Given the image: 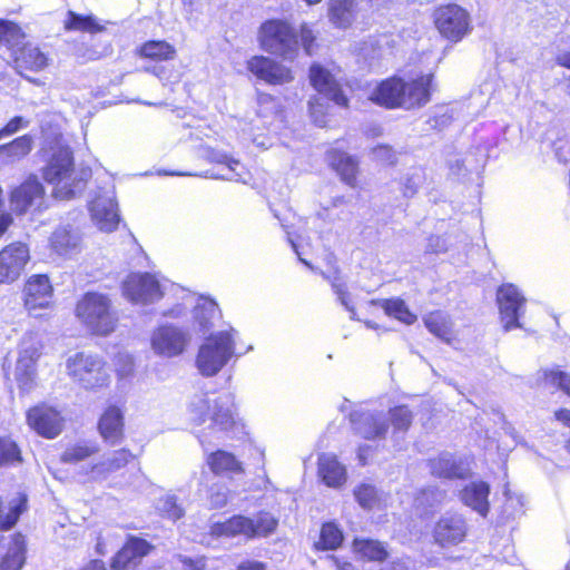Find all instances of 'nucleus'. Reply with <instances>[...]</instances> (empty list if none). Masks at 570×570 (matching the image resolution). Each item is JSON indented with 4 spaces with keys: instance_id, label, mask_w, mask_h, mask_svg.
<instances>
[{
    "instance_id": "1",
    "label": "nucleus",
    "mask_w": 570,
    "mask_h": 570,
    "mask_svg": "<svg viewBox=\"0 0 570 570\" xmlns=\"http://www.w3.org/2000/svg\"><path fill=\"white\" fill-rule=\"evenodd\" d=\"M43 179L53 186L52 195L60 200H69L80 195L91 177L87 167H76L73 155L69 147L52 148L42 169Z\"/></svg>"
},
{
    "instance_id": "2",
    "label": "nucleus",
    "mask_w": 570,
    "mask_h": 570,
    "mask_svg": "<svg viewBox=\"0 0 570 570\" xmlns=\"http://www.w3.org/2000/svg\"><path fill=\"white\" fill-rule=\"evenodd\" d=\"M76 317L92 335L108 336L118 326V313L111 298L102 293H86L76 305Z\"/></svg>"
},
{
    "instance_id": "3",
    "label": "nucleus",
    "mask_w": 570,
    "mask_h": 570,
    "mask_svg": "<svg viewBox=\"0 0 570 570\" xmlns=\"http://www.w3.org/2000/svg\"><path fill=\"white\" fill-rule=\"evenodd\" d=\"M235 355L234 330L210 334L199 346L196 367L206 377L215 376Z\"/></svg>"
},
{
    "instance_id": "4",
    "label": "nucleus",
    "mask_w": 570,
    "mask_h": 570,
    "mask_svg": "<svg viewBox=\"0 0 570 570\" xmlns=\"http://www.w3.org/2000/svg\"><path fill=\"white\" fill-rule=\"evenodd\" d=\"M188 414L193 423L202 425L210 421V426L219 431L228 430L234 424L228 395L196 394L189 403Z\"/></svg>"
},
{
    "instance_id": "5",
    "label": "nucleus",
    "mask_w": 570,
    "mask_h": 570,
    "mask_svg": "<svg viewBox=\"0 0 570 570\" xmlns=\"http://www.w3.org/2000/svg\"><path fill=\"white\" fill-rule=\"evenodd\" d=\"M66 366L72 380L87 390L102 387L110 379L107 363L96 354L77 353L67 360Z\"/></svg>"
},
{
    "instance_id": "6",
    "label": "nucleus",
    "mask_w": 570,
    "mask_h": 570,
    "mask_svg": "<svg viewBox=\"0 0 570 570\" xmlns=\"http://www.w3.org/2000/svg\"><path fill=\"white\" fill-rule=\"evenodd\" d=\"M261 47L284 59H293L298 50V40L293 27L285 20L265 21L258 31Z\"/></svg>"
},
{
    "instance_id": "7",
    "label": "nucleus",
    "mask_w": 570,
    "mask_h": 570,
    "mask_svg": "<svg viewBox=\"0 0 570 570\" xmlns=\"http://www.w3.org/2000/svg\"><path fill=\"white\" fill-rule=\"evenodd\" d=\"M433 21L441 37L452 43L460 42L472 31L470 13L455 3L436 8Z\"/></svg>"
},
{
    "instance_id": "8",
    "label": "nucleus",
    "mask_w": 570,
    "mask_h": 570,
    "mask_svg": "<svg viewBox=\"0 0 570 570\" xmlns=\"http://www.w3.org/2000/svg\"><path fill=\"white\" fill-rule=\"evenodd\" d=\"M122 294L135 304H149L161 298L163 289L154 275L135 273L124 281Z\"/></svg>"
},
{
    "instance_id": "9",
    "label": "nucleus",
    "mask_w": 570,
    "mask_h": 570,
    "mask_svg": "<svg viewBox=\"0 0 570 570\" xmlns=\"http://www.w3.org/2000/svg\"><path fill=\"white\" fill-rule=\"evenodd\" d=\"M190 342V335L177 326L163 325L156 328L150 337L155 354L165 357L180 355Z\"/></svg>"
},
{
    "instance_id": "10",
    "label": "nucleus",
    "mask_w": 570,
    "mask_h": 570,
    "mask_svg": "<svg viewBox=\"0 0 570 570\" xmlns=\"http://www.w3.org/2000/svg\"><path fill=\"white\" fill-rule=\"evenodd\" d=\"M500 317L503 328L511 331L521 327L519 317L523 314L525 298L513 284H503L497 293Z\"/></svg>"
},
{
    "instance_id": "11",
    "label": "nucleus",
    "mask_w": 570,
    "mask_h": 570,
    "mask_svg": "<svg viewBox=\"0 0 570 570\" xmlns=\"http://www.w3.org/2000/svg\"><path fill=\"white\" fill-rule=\"evenodd\" d=\"M45 203V188L36 176L29 177L10 195V206L13 212L23 214L30 209H40Z\"/></svg>"
},
{
    "instance_id": "12",
    "label": "nucleus",
    "mask_w": 570,
    "mask_h": 570,
    "mask_svg": "<svg viewBox=\"0 0 570 570\" xmlns=\"http://www.w3.org/2000/svg\"><path fill=\"white\" fill-rule=\"evenodd\" d=\"M94 224L106 233L114 232L119 224V214L112 190L98 194L89 205Z\"/></svg>"
},
{
    "instance_id": "13",
    "label": "nucleus",
    "mask_w": 570,
    "mask_h": 570,
    "mask_svg": "<svg viewBox=\"0 0 570 570\" xmlns=\"http://www.w3.org/2000/svg\"><path fill=\"white\" fill-rule=\"evenodd\" d=\"M27 422L31 429L47 439L56 438L63 428V419L60 413L46 404L31 407L27 412Z\"/></svg>"
},
{
    "instance_id": "14",
    "label": "nucleus",
    "mask_w": 570,
    "mask_h": 570,
    "mask_svg": "<svg viewBox=\"0 0 570 570\" xmlns=\"http://www.w3.org/2000/svg\"><path fill=\"white\" fill-rule=\"evenodd\" d=\"M29 258V249L22 243L10 244L0 250V284L18 279Z\"/></svg>"
},
{
    "instance_id": "15",
    "label": "nucleus",
    "mask_w": 570,
    "mask_h": 570,
    "mask_svg": "<svg viewBox=\"0 0 570 570\" xmlns=\"http://www.w3.org/2000/svg\"><path fill=\"white\" fill-rule=\"evenodd\" d=\"M24 306L38 316L39 309L52 306V286L46 275L31 276L24 285Z\"/></svg>"
},
{
    "instance_id": "16",
    "label": "nucleus",
    "mask_w": 570,
    "mask_h": 570,
    "mask_svg": "<svg viewBox=\"0 0 570 570\" xmlns=\"http://www.w3.org/2000/svg\"><path fill=\"white\" fill-rule=\"evenodd\" d=\"M40 356V351L35 343H22L14 368V380L19 389L27 393L32 390L36 381V362Z\"/></svg>"
},
{
    "instance_id": "17",
    "label": "nucleus",
    "mask_w": 570,
    "mask_h": 570,
    "mask_svg": "<svg viewBox=\"0 0 570 570\" xmlns=\"http://www.w3.org/2000/svg\"><path fill=\"white\" fill-rule=\"evenodd\" d=\"M247 67L258 79L269 85H284L294 79L291 69L268 57L255 56L248 60Z\"/></svg>"
},
{
    "instance_id": "18",
    "label": "nucleus",
    "mask_w": 570,
    "mask_h": 570,
    "mask_svg": "<svg viewBox=\"0 0 570 570\" xmlns=\"http://www.w3.org/2000/svg\"><path fill=\"white\" fill-rule=\"evenodd\" d=\"M432 75H423L414 79H402L401 108L411 110L421 108L430 101Z\"/></svg>"
},
{
    "instance_id": "19",
    "label": "nucleus",
    "mask_w": 570,
    "mask_h": 570,
    "mask_svg": "<svg viewBox=\"0 0 570 570\" xmlns=\"http://www.w3.org/2000/svg\"><path fill=\"white\" fill-rule=\"evenodd\" d=\"M355 433L366 440L385 438L389 431L387 416L384 412H364L351 415Z\"/></svg>"
},
{
    "instance_id": "20",
    "label": "nucleus",
    "mask_w": 570,
    "mask_h": 570,
    "mask_svg": "<svg viewBox=\"0 0 570 570\" xmlns=\"http://www.w3.org/2000/svg\"><path fill=\"white\" fill-rule=\"evenodd\" d=\"M151 550L153 546L145 539L131 537L114 558L111 568L116 570H134Z\"/></svg>"
},
{
    "instance_id": "21",
    "label": "nucleus",
    "mask_w": 570,
    "mask_h": 570,
    "mask_svg": "<svg viewBox=\"0 0 570 570\" xmlns=\"http://www.w3.org/2000/svg\"><path fill=\"white\" fill-rule=\"evenodd\" d=\"M465 520L459 514L442 517L434 528V540L440 546H454L463 541L466 535Z\"/></svg>"
},
{
    "instance_id": "22",
    "label": "nucleus",
    "mask_w": 570,
    "mask_h": 570,
    "mask_svg": "<svg viewBox=\"0 0 570 570\" xmlns=\"http://www.w3.org/2000/svg\"><path fill=\"white\" fill-rule=\"evenodd\" d=\"M309 78L313 87L326 99L334 101L338 106H347V98L341 91L336 79L327 70L320 66H312Z\"/></svg>"
},
{
    "instance_id": "23",
    "label": "nucleus",
    "mask_w": 570,
    "mask_h": 570,
    "mask_svg": "<svg viewBox=\"0 0 570 570\" xmlns=\"http://www.w3.org/2000/svg\"><path fill=\"white\" fill-rule=\"evenodd\" d=\"M14 68L22 75L26 70L40 71L48 66L49 59L38 47L24 42L11 55Z\"/></svg>"
},
{
    "instance_id": "24",
    "label": "nucleus",
    "mask_w": 570,
    "mask_h": 570,
    "mask_svg": "<svg viewBox=\"0 0 570 570\" xmlns=\"http://www.w3.org/2000/svg\"><path fill=\"white\" fill-rule=\"evenodd\" d=\"M402 88V78L385 79L372 90L370 100L385 108H401Z\"/></svg>"
},
{
    "instance_id": "25",
    "label": "nucleus",
    "mask_w": 570,
    "mask_h": 570,
    "mask_svg": "<svg viewBox=\"0 0 570 570\" xmlns=\"http://www.w3.org/2000/svg\"><path fill=\"white\" fill-rule=\"evenodd\" d=\"M490 487L487 482L475 481L466 484L461 491L463 503L485 517L489 512Z\"/></svg>"
},
{
    "instance_id": "26",
    "label": "nucleus",
    "mask_w": 570,
    "mask_h": 570,
    "mask_svg": "<svg viewBox=\"0 0 570 570\" xmlns=\"http://www.w3.org/2000/svg\"><path fill=\"white\" fill-rule=\"evenodd\" d=\"M357 17V3L355 0H328L327 18L337 28L346 29L352 26Z\"/></svg>"
},
{
    "instance_id": "27",
    "label": "nucleus",
    "mask_w": 570,
    "mask_h": 570,
    "mask_svg": "<svg viewBox=\"0 0 570 570\" xmlns=\"http://www.w3.org/2000/svg\"><path fill=\"white\" fill-rule=\"evenodd\" d=\"M124 417L117 406H109L100 417L99 432L104 440L111 445L117 444L122 438Z\"/></svg>"
},
{
    "instance_id": "28",
    "label": "nucleus",
    "mask_w": 570,
    "mask_h": 570,
    "mask_svg": "<svg viewBox=\"0 0 570 570\" xmlns=\"http://www.w3.org/2000/svg\"><path fill=\"white\" fill-rule=\"evenodd\" d=\"M212 534L228 538L243 535L246 539H253L252 518L234 515L224 522L214 523L212 525Z\"/></svg>"
},
{
    "instance_id": "29",
    "label": "nucleus",
    "mask_w": 570,
    "mask_h": 570,
    "mask_svg": "<svg viewBox=\"0 0 570 570\" xmlns=\"http://www.w3.org/2000/svg\"><path fill=\"white\" fill-rule=\"evenodd\" d=\"M318 474L332 488L341 487L346 481L345 468L332 454L320 455Z\"/></svg>"
},
{
    "instance_id": "30",
    "label": "nucleus",
    "mask_w": 570,
    "mask_h": 570,
    "mask_svg": "<svg viewBox=\"0 0 570 570\" xmlns=\"http://www.w3.org/2000/svg\"><path fill=\"white\" fill-rule=\"evenodd\" d=\"M208 158L214 163L225 165L223 173L215 175V178L245 181V168L238 160L224 153L215 150L208 155Z\"/></svg>"
},
{
    "instance_id": "31",
    "label": "nucleus",
    "mask_w": 570,
    "mask_h": 570,
    "mask_svg": "<svg viewBox=\"0 0 570 570\" xmlns=\"http://www.w3.org/2000/svg\"><path fill=\"white\" fill-rule=\"evenodd\" d=\"M537 384L543 389H557L570 395V374L558 368H542L537 373Z\"/></svg>"
},
{
    "instance_id": "32",
    "label": "nucleus",
    "mask_w": 570,
    "mask_h": 570,
    "mask_svg": "<svg viewBox=\"0 0 570 570\" xmlns=\"http://www.w3.org/2000/svg\"><path fill=\"white\" fill-rule=\"evenodd\" d=\"M426 328L439 338L450 342L452 338L453 323L450 316L441 311H434L423 317Z\"/></svg>"
},
{
    "instance_id": "33",
    "label": "nucleus",
    "mask_w": 570,
    "mask_h": 570,
    "mask_svg": "<svg viewBox=\"0 0 570 570\" xmlns=\"http://www.w3.org/2000/svg\"><path fill=\"white\" fill-rule=\"evenodd\" d=\"M24 563V539L14 534L7 553L0 561V570H20Z\"/></svg>"
},
{
    "instance_id": "34",
    "label": "nucleus",
    "mask_w": 570,
    "mask_h": 570,
    "mask_svg": "<svg viewBox=\"0 0 570 570\" xmlns=\"http://www.w3.org/2000/svg\"><path fill=\"white\" fill-rule=\"evenodd\" d=\"M131 458L132 454L128 450H117L104 461L92 465L91 472L95 476H106L107 474L124 468Z\"/></svg>"
},
{
    "instance_id": "35",
    "label": "nucleus",
    "mask_w": 570,
    "mask_h": 570,
    "mask_svg": "<svg viewBox=\"0 0 570 570\" xmlns=\"http://www.w3.org/2000/svg\"><path fill=\"white\" fill-rule=\"evenodd\" d=\"M32 138L23 135L9 144L0 146L3 155V164L10 165L26 157L32 149Z\"/></svg>"
},
{
    "instance_id": "36",
    "label": "nucleus",
    "mask_w": 570,
    "mask_h": 570,
    "mask_svg": "<svg viewBox=\"0 0 570 570\" xmlns=\"http://www.w3.org/2000/svg\"><path fill=\"white\" fill-rule=\"evenodd\" d=\"M51 246L59 255H69L80 247V236L67 228H58L51 236Z\"/></svg>"
},
{
    "instance_id": "37",
    "label": "nucleus",
    "mask_w": 570,
    "mask_h": 570,
    "mask_svg": "<svg viewBox=\"0 0 570 570\" xmlns=\"http://www.w3.org/2000/svg\"><path fill=\"white\" fill-rule=\"evenodd\" d=\"M429 466L433 475L440 478H463L464 470L455 463L452 455L444 453L429 461Z\"/></svg>"
},
{
    "instance_id": "38",
    "label": "nucleus",
    "mask_w": 570,
    "mask_h": 570,
    "mask_svg": "<svg viewBox=\"0 0 570 570\" xmlns=\"http://www.w3.org/2000/svg\"><path fill=\"white\" fill-rule=\"evenodd\" d=\"M219 314L217 304L209 298L199 297L194 307V317L200 331H208L213 320Z\"/></svg>"
},
{
    "instance_id": "39",
    "label": "nucleus",
    "mask_w": 570,
    "mask_h": 570,
    "mask_svg": "<svg viewBox=\"0 0 570 570\" xmlns=\"http://www.w3.org/2000/svg\"><path fill=\"white\" fill-rule=\"evenodd\" d=\"M63 24L67 30L71 31L97 33L104 30V27L92 14L82 16L73 11H68Z\"/></svg>"
},
{
    "instance_id": "40",
    "label": "nucleus",
    "mask_w": 570,
    "mask_h": 570,
    "mask_svg": "<svg viewBox=\"0 0 570 570\" xmlns=\"http://www.w3.org/2000/svg\"><path fill=\"white\" fill-rule=\"evenodd\" d=\"M331 165L347 185L355 186L357 164L351 156L335 151L331 156Z\"/></svg>"
},
{
    "instance_id": "41",
    "label": "nucleus",
    "mask_w": 570,
    "mask_h": 570,
    "mask_svg": "<svg viewBox=\"0 0 570 570\" xmlns=\"http://www.w3.org/2000/svg\"><path fill=\"white\" fill-rule=\"evenodd\" d=\"M24 43V33L20 27L10 21L0 20V47H6L11 55Z\"/></svg>"
},
{
    "instance_id": "42",
    "label": "nucleus",
    "mask_w": 570,
    "mask_h": 570,
    "mask_svg": "<svg viewBox=\"0 0 570 570\" xmlns=\"http://www.w3.org/2000/svg\"><path fill=\"white\" fill-rule=\"evenodd\" d=\"M354 550L361 558L368 561H383L389 556L384 544L376 540L356 539Z\"/></svg>"
},
{
    "instance_id": "43",
    "label": "nucleus",
    "mask_w": 570,
    "mask_h": 570,
    "mask_svg": "<svg viewBox=\"0 0 570 570\" xmlns=\"http://www.w3.org/2000/svg\"><path fill=\"white\" fill-rule=\"evenodd\" d=\"M207 464L214 473L239 472L240 463L236 458L226 451H216L208 455Z\"/></svg>"
},
{
    "instance_id": "44",
    "label": "nucleus",
    "mask_w": 570,
    "mask_h": 570,
    "mask_svg": "<svg viewBox=\"0 0 570 570\" xmlns=\"http://www.w3.org/2000/svg\"><path fill=\"white\" fill-rule=\"evenodd\" d=\"M26 504L27 499L22 494L10 502L8 511H4L0 501V529L8 530L12 528L20 518V514L26 510Z\"/></svg>"
},
{
    "instance_id": "45",
    "label": "nucleus",
    "mask_w": 570,
    "mask_h": 570,
    "mask_svg": "<svg viewBox=\"0 0 570 570\" xmlns=\"http://www.w3.org/2000/svg\"><path fill=\"white\" fill-rule=\"evenodd\" d=\"M99 448L96 443L79 442L69 445L61 454V461L65 463H79L87 458L98 453Z\"/></svg>"
},
{
    "instance_id": "46",
    "label": "nucleus",
    "mask_w": 570,
    "mask_h": 570,
    "mask_svg": "<svg viewBox=\"0 0 570 570\" xmlns=\"http://www.w3.org/2000/svg\"><path fill=\"white\" fill-rule=\"evenodd\" d=\"M175 53V48L166 41H147L139 49L141 57L154 60H169Z\"/></svg>"
},
{
    "instance_id": "47",
    "label": "nucleus",
    "mask_w": 570,
    "mask_h": 570,
    "mask_svg": "<svg viewBox=\"0 0 570 570\" xmlns=\"http://www.w3.org/2000/svg\"><path fill=\"white\" fill-rule=\"evenodd\" d=\"M253 539L265 538L273 534L278 525V520L269 512L261 511L252 518Z\"/></svg>"
},
{
    "instance_id": "48",
    "label": "nucleus",
    "mask_w": 570,
    "mask_h": 570,
    "mask_svg": "<svg viewBox=\"0 0 570 570\" xmlns=\"http://www.w3.org/2000/svg\"><path fill=\"white\" fill-rule=\"evenodd\" d=\"M382 306L389 316H393L404 324L411 325L416 321V315H414L404 301L400 298L386 299L383 302Z\"/></svg>"
},
{
    "instance_id": "49",
    "label": "nucleus",
    "mask_w": 570,
    "mask_h": 570,
    "mask_svg": "<svg viewBox=\"0 0 570 570\" xmlns=\"http://www.w3.org/2000/svg\"><path fill=\"white\" fill-rule=\"evenodd\" d=\"M385 414L387 416V424L393 426L394 433L405 432L412 424L413 414L407 406H395Z\"/></svg>"
},
{
    "instance_id": "50",
    "label": "nucleus",
    "mask_w": 570,
    "mask_h": 570,
    "mask_svg": "<svg viewBox=\"0 0 570 570\" xmlns=\"http://www.w3.org/2000/svg\"><path fill=\"white\" fill-rule=\"evenodd\" d=\"M343 540L342 531L332 522L325 523L321 530L320 541L315 543L316 549L333 550L336 549Z\"/></svg>"
},
{
    "instance_id": "51",
    "label": "nucleus",
    "mask_w": 570,
    "mask_h": 570,
    "mask_svg": "<svg viewBox=\"0 0 570 570\" xmlns=\"http://www.w3.org/2000/svg\"><path fill=\"white\" fill-rule=\"evenodd\" d=\"M354 497L364 509H373L381 502L380 493L372 484L363 483L355 488Z\"/></svg>"
},
{
    "instance_id": "52",
    "label": "nucleus",
    "mask_w": 570,
    "mask_h": 570,
    "mask_svg": "<svg viewBox=\"0 0 570 570\" xmlns=\"http://www.w3.org/2000/svg\"><path fill=\"white\" fill-rule=\"evenodd\" d=\"M258 115L264 118L279 117L282 109L279 102L268 94L258 95Z\"/></svg>"
},
{
    "instance_id": "53",
    "label": "nucleus",
    "mask_w": 570,
    "mask_h": 570,
    "mask_svg": "<svg viewBox=\"0 0 570 570\" xmlns=\"http://www.w3.org/2000/svg\"><path fill=\"white\" fill-rule=\"evenodd\" d=\"M20 450L17 444L9 439H0V465L20 462Z\"/></svg>"
},
{
    "instance_id": "54",
    "label": "nucleus",
    "mask_w": 570,
    "mask_h": 570,
    "mask_svg": "<svg viewBox=\"0 0 570 570\" xmlns=\"http://www.w3.org/2000/svg\"><path fill=\"white\" fill-rule=\"evenodd\" d=\"M443 499V494L434 489L423 490L415 498V505L417 509L425 510L426 508H433Z\"/></svg>"
},
{
    "instance_id": "55",
    "label": "nucleus",
    "mask_w": 570,
    "mask_h": 570,
    "mask_svg": "<svg viewBox=\"0 0 570 570\" xmlns=\"http://www.w3.org/2000/svg\"><path fill=\"white\" fill-rule=\"evenodd\" d=\"M309 111L314 122L320 126H326V111L327 105L325 104V97H317L309 101Z\"/></svg>"
},
{
    "instance_id": "56",
    "label": "nucleus",
    "mask_w": 570,
    "mask_h": 570,
    "mask_svg": "<svg viewBox=\"0 0 570 570\" xmlns=\"http://www.w3.org/2000/svg\"><path fill=\"white\" fill-rule=\"evenodd\" d=\"M158 509L171 520H177L183 517L184 511L177 504V501L171 495H166L159 500Z\"/></svg>"
},
{
    "instance_id": "57",
    "label": "nucleus",
    "mask_w": 570,
    "mask_h": 570,
    "mask_svg": "<svg viewBox=\"0 0 570 570\" xmlns=\"http://www.w3.org/2000/svg\"><path fill=\"white\" fill-rule=\"evenodd\" d=\"M29 120L21 116L13 117L2 129H0V139L7 136H11L22 128L28 127Z\"/></svg>"
},
{
    "instance_id": "58",
    "label": "nucleus",
    "mask_w": 570,
    "mask_h": 570,
    "mask_svg": "<svg viewBox=\"0 0 570 570\" xmlns=\"http://www.w3.org/2000/svg\"><path fill=\"white\" fill-rule=\"evenodd\" d=\"M228 501V491L225 488L212 489L210 503L215 508L224 507Z\"/></svg>"
},
{
    "instance_id": "59",
    "label": "nucleus",
    "mask_w": 570,
    "mask_h": 570,
    "mask_svg": "<svg viewBox=\"0 0 570 570\" xmlns=\"http://www.w3.org/2000/svg\"><path fill=\"white\" fill-rule=\"evenodd\" d=\"M332 286L334 288V292L338 296V299L341 301L342 305H344L345 308L352 313L351 317L353 318L355 312H354L353 306L350 304L348 293L346 292L344 285H342L337 282H333Z\"/></svg>"
},
{
    "instance_id": "60",
    "label": "nucleus",
    "mask_w": 570,
    "mask_h": 570,
    "mask_svg": "<svg viewBox=\"0 0 570 570\" xmlns=\"http://www.w3.org/2000/svg\"><path fill=\"white\" fill-rule=\"evenodd\" d=\"M373 155L376 159L383 163H393L394 154L387 146H377L373 149Z\"/></svg>"
},
{
    "instance_id": "61",
    "label": "nucleus",
    "mask_w": 570,
    "mask_h": 570,
    "mask_svg": "<svg viewBox=\"0 0 570 570\" xmlns=\"http://www.w3.org/2000/svg\"><path fill=\"white\" fill-rule=\"evenodd\" d=\"M314 35L312 30L303 24L301 28V40L303 43V47L305 48V51L311 55L312 52V43L314 41Z\"/></svg>"
},
{
    "instance_id": "62",
    "label": "nucleus",
    "mask_w": 570,
    "mask_h": 570,
    "mask_svg": "<svg viewBox=\"0 0 570 570\" xmlns=\"http://www.w3.org/2000/svg\"><path fill=\"white\" fill-rule=\"evenodd\" d=\"M556 419L570 428V410L563 409L556 412ZM568 449L570 451V438L568 441Z\"/></svg>"
},
{
    "instance_id": "63",
    "label": "nucleus",
    "mask_w": 570,
    "mask_h": 570,
    "mask_svg": "<svg viewBox=\"0 0 570 570\" xmlns=\"http://www.w3.org/2000/svg\"><path fill=\"white\" fill-rule=\"evenodd\" d=\"M237 570H265V566L262 562L258 561H246L242 562Z\"/></svg>"
},
{
    "instance_id": "64",
    "label": "nucleus",
    "mask_w": 570,
    "mask_h": 570,
    "mask_svg": "<svg viewBox=\"0 0 570 570\" xmlns=\"http://www.w3.org/2000/svg\"><path fill=\"white\" fill-rule=\"evenodd\" d=\"M11 224L12 217L10 214H2L0 216V237L6 233V230Z\"/></svg>"
}]
</instances>
